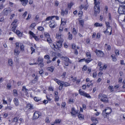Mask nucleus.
<instances>
[{
	"mask_svg": "<svg viewBox=\"0 0 125 125\" xmlns=\"http://www.w3.org/2000/svg\"><path fill=\"white\" fill-rule=\"evenodd\" d=\"M94 13L96 16L97 14H99L100 12L99 4L100 2L99 1V0H94Z\"/></svg>",
	"mask_w": 125,
	"mask_h": 125,
	"instance_id": "f257e3e1",
	"label": "nucleus"
},
{
	"mask_svg": "<svg viewBox=\"0 0 125 125\" xmlns=\"http://www.w3.org/2000/svg\"><path fill=\"white\" fill-rule=\"evenodd\" d=\"M98 98L103 102L105 103H107L108 102L107 96L105 94H100L98 95Z\"/></svg>",
	"mask_w": 125,
	"mask_h": 125,
	"instance_id": "f03ea898",
	"label": "nucleus"
},
{
	"mask_svg": "<svg viewBox=\"0 0 125 125\" xmlns=\"http://www.w3.org/2000/svg\"><path fill=\"white\" fill-rule=\"evenodd\" d=\"M58 84L60 85L59 89L61 90H62V87L63 86L67 87L70 85V84L68 83L63 81L61 82V83H59Z\"/></svg>",
	"mask_w": 125,
	"mask_h": 125,
	"instance_id": "7ed1b4c3",
	"label": "nucleus"
},
{
	"mask_svg": "<svg viewBox=\"0 0 125 125\" xmlns=\"http://www.w3.org/2000/svg\"><path fill=\"white\" fill-rule=\"evenodd\" d=\"M118 11L120 14H125V5H122L120 6L118 9Z\"/></svg>",
	"mask_w": 125,
	"mask_h": 125,
	"instance_id": "20e7f679",
	"label": "nucleus"
},
{
	"mask_svg": "<svg viewBox=\"0 0 125 125\" xmlns=\"http://www.w3.org/2000/svg\"><path fill=\"white\" fill-rule=\"evenodd\" d=\"M64 64L65 65L67 66H68L69 63H71L72 62L69 58L67 57H64Z\"/></svg>",
	"mask_w": 125,
	"mask_h": 125,
	"instance_id": "39448f33",
	"label": "nucleus"
},
{
	"mask_svg": "<svg viewBox=\"0 0 125 125\" xmlns=\"http://www.w3.org/2000/svg\"><path fill=\"white\" fill-rule=\"evenodd\" d=\"M62 32H58L56 34V37L58 39L61 41L62 42H63V36L61 34Z\"/></svg>",
	"mask_w": 125,
	"mask_h": 125,
	"instance_id": "423d86ee",
	"label": "nucleus"
},
{
	"mask_svg": "<svg viewBox=\"0 0 125 125\" xmlns=\"http://www.w3.org/2000/svg\"><path fill=\"white\" fill-rule=\"evenodd\" d=\"M95 52L96 55L98 57H103L104 56V54L102 51L96 50Z\"/></svg>",
	"mask_w": 125,
	"mask_h": 125,
	"instance_id": "0eeeda50",
	"label": "nucleus"
},
{
	"mask_svg": "<svg viewBox=\"0 0 125 125\" xmlns=\"http://www.w3.org/2000/svg\"><path fill=\"white\" fill-rule=\"evenodd\" d=\"M41 115V113L39 112L36 111L33 114V119H37L39 118L40 116Z\"/></svg>",
	"mask_w": 125,
	"mask_h": 125,
	"instance_id": "6e6552de",
	"label": "nucleus"
},
{
	"mask_svg": "<svg viewBox=\"0 0 125 125\" xmlns=\"http://www.w3.org/2000/svg\"><path fill=\"white\" fill-rule=\"evenodd\" d=\"M49 24L51 28H54L56 25L55 22L53 20L50 21Z\"/></svg>",
	"mask_w": 125,
	"mask_h": 125,
	"instance_id": "1a4fd4ad",
	"label": "nucleus"
},
{
	"mask_svg": "<svg viewBox=\"0 0 125 125\" xmlns=\"http://www.w3.org/2000/svg\"><path fill=\"white\" fill-rule=\"evenodd\" d=\"M29 33L30 34L32 35L36 41H39V39L38 38V37L37 36H36L35 34H34L31 31H29Z\"/></svg>",
	"mask_w": 125,
	"mask_h": 125,
	"instance_id": "9d476101",
	"label": "nucleus"
},
{
	"mask_svg": "<svg viewBox=\"0 0 125 125\" xmlns=\"http://www.w3.org/2000/svg\"><path fill=\"white\" fill-rule=\"evenodd\" d=\"M68 12V9L67 8L65 9V10H62L61 11V15L62 16H64V15H67Z\"/></svg>",
	"mask_w": 125,
	"mask_h": 125,
	"instance_id": "9b49d317",
	"label": "nucleus"
},
{
	"mask_svg": "<svg viewBox=\"0 0 125 125\" xmlns=\"http://www.w3.org/2000/svg\"><path fill=\"white\" fill-rule=\"evenodd\" d=\"M10 12V11L9 10H7L6 9H4L2 12L3 14L5 15H7Z\"/></svg>",
	"mask_w": 125,
	"mask_h": 125,
	"instance_id": "f8f14e48",
	"label": "nucleus"
},
{
	"mask_svg": "<svg viewBox=\"0 0 125 125\" xmlns=\"http://www.w3.org/2000/svg\"><path fill=\"white\" fill-rule=\"evenodd\" d=\"M112 29V28L111 27H109H109L107 28L106 31H104V33H105L106 32H107L108 33H109L110 35L111 34Z\"/></svg>",
	"mask_w": 125,
	"mask_h": 125,
	"instance_id": "ddd939ff",
	"label": "nucleus"
},
{
	"mask_svg": "<svg viewBox=\"0 0 125 125\" xmlns=\"http://www.w3.org/2000/svg\"><path fill=\"white\" fill-rule=\"evenodd\" d=\"M104 110L108 114H109L111 113V109L109 108H107L105 109Z\"/></svg>",
	"mask_w": 125,
	"mask_h": 125,
	"instance_id": "4468645a",
	"label": "nucleus"
},
{
	"mask_svg": "<svg viewBox=\"0 0 125 125\" xmlns=\"http://www.w3.org/2000/svg\"><path fill=\"white\" fill-rule=\"evenodd\" d=\"M21 2V4L23 6H25L27 4L28 2V0H20Z\"/></svg>",
	"mask_w": 125,
	"mask_h": 125,
	"instance_id": "2eb2a0df",
	"label": "nucleus"
},
{
	"mask_svg": "<svg viewBox=\"0 0 125 125\" xmlns=\"http://www.w3.org/2000/svg\"><path fill=\"white\" fill-rule=\"evenodd\" d=\"M63 42L59 40V41L57 42L56 44V45L58 48H60L62 46V43Z\"/></svg>",
	"mask_w": 125,
	"mask_h": 125,
	"instance_id": "dca6fc26",
	"label": "nucleus"
},
{
	"mask_svg": "<svg viewBox=\"0 0 125 125\" xmlns=\"http://www.w3.org/2000/svg\"><path fill=\"white\" fill-rule=\"evenodd\" d=\"M13 101L15 104L16 106H18L19 104V102L18 99L16 98H15L13 100Z\"/></svg>",
	"mask_w": 125,
	"mask_h": 125,
	"instance_id": "f3484780",
	"label": "nucleus"
},
{
	"mask_svg": "<svg viewBox=\"0 0 125 125\" xmlns=\"http://www.w3.org/2000/svg\"><path fill=\"white\" fill-rule=\"evenodd\" d=\"M20 53L19 51L18 50V49L16 48L14 51V54L15 55H18Z\"/></svg>",
	"mask_w": 125,
	"mask_h": 125,
	"instance_id": "a211bd4d",
	"label": "nucleus"
},
{
	"mask_svg": "<svg viewBox=\"0 0 125 125\" xmlns=\"http://www.w3.org/2000/svg\"><path fill=\"white\" fill-rule=\"evenodd\" d=\"M78 117L80 120H83L84 119L83 115L80 113H78Z\"/></svg>",
	"mask_w": 125,
	"mask_h": 125,
	"instance_id": "6ab92c4d",
	"label": "nucleus"
},
{
	"mask_svg": "<svg viewBox=\"0 0 125 125\" xmlns=\"http://www.w3.org/2000/svg\"><path fill=\"white\" fill-rule=\"evenodd\" d=\"M72 111L71 113L72 115H74L75 114H77V112L75 110L74 108H73L72 109Z\"/></svg>",
	"mask_w": 125,
	"mask_h": 125,
	"instance_id": "aec40b11",
	"label": "nucleus"
},
{
	"mask_svg": "<svg viewBox=\"0 0 125 125\" xmlns=\"http://www.w3.org/2000/svg\"><path fill=\"white\" fill-rule=\"evenodd\" d=\"M38 79V77L37 76H36L35 77L34 79L32 80L31 82L33 83H36L37 82Z\"/></svg>",
	"mask_w": 125,
	"mask_h": 125,
	"instance_id": "412c9836",
	"label": "nucleus"
},
{
	"mask_svg": "<svg viewBox=\"0 0 125 125\" xmlns=\"http://www.w3.org/2000/svg\"><path fill=\"white\" fill-rule=\"evenodd\" d=\"M15 33L19 37H21L22 36V33L20 31L18 30H17Z\"/></svg>",
	"mask_w": 125,
	"mask_h": 125,
	"instance_id": "4be33fe9",
	"label": "nucleus"
},
{
	"mask_svg": "<svg viewBox=\"0 0 125 125\" xmlns=\"http://www.w3.org/2000/svg\"><path fill=\"white\" fill-rule=\"evenodd\" d=\"M63 19H61V23L60 25H62V26H63L65 25L66 24V21H63Z\"/></svg>",
	"mask_w": 125,
	"mask_h": 125,
	"instance_id": "5701e85b",
	"label": "nucleus"
},
{
	"mask_svg": "<svg viewBox=\"0 0 125 125\" xmlns=\"http://www.w3.org/2000/svg\"><path fill=\"white\" fill-rule=\"evenodd\" d=\"M26 107L28 108L29 109H33L32 105L30 103L28 104L27 105Z\"/></svg>",
	"mask_w": 125,
	"mask_h": 125,
	"instance_id": "b1692460",
	"label": "nucleus"
},
{
	"mask_svg": "<svg viewBox=\"0 0 125 125\" xmlns=\"http://www.w3.org/2000/svg\"><path fill=\"white\" fill-rule=\"evenodd\" d=\"M54 69V68L53 66L48 67L47 68V69L48 70L51 72H53Z\"/></svg>",
	"mask_w": 125,
	"mask_h": 125,
	"instance_id": "393cba45",
	"label": "nucleus"
},
{
	"mask_svg": "<svg viewBox=\"0 0 125 125\" xmlns=\"http://www.w3.org/2000/svg\"><path fill=\"white\" fill-rule=\"evenodd\" d=\"M14 96H17L18 95L17 91L16 89H14L13 90Z\"/></svg>",
	"mask_w": 125,
	"mask_h": 125,
	"instance_id": "a878e982",
	"label": "nucleus"
},
{
	"mask_svg": "<svg viewBox=\"0 0 125 125\" xmlns=\"http://www.w3.org/2000/svg\"><path fill=\"white\" fill-rule=\"evenodd\" d=\"M81 90L80 89L79 90V94L81 95H83V96H84V94L85 93L84 91H81Z\"/></svg>",
	"mask_w": 125,
	"mask_h": 125,
	"instance_id": "bb28decb",
	"label": "nucleus"
},
{
	"mask_svg": "<svg viewBox=\"0 0 125 125\" xmlns=\"http://www.w3.org/2000/svg\"><path fill=\"white\" fill-rule=\"evenodd\" d=\"M94 25L96 27H101L102 26V24L96 22L94 23Z\"/></svg>",
	"mask_w": 125,
	"mask_h": 125,
	"instance_id": "cd10ccee",
	"label": "nucleus"
},
{
	"mask_svg": "<svg viewBox=\"0 0 125 125\" xmlns=\"http://www.w3.org/2000/svg\"><path fill=\"white\" fill-rule=\"evenodd\" d=\"M61 121V120L59 119H56L54 123V124H51V125H54V124H55V123H56V124H59V123Z\"/></svg>",
	"mask_w": 125,
	"mask_h": 125,
	"instance_id": "c85d7f7f",
	"label": "nucleus"
},
{
	"mask_svg": "<svg viewBox=\"0 0 125 125\" xmlns=\"http://www.w3.org/2000/svg\"><path fill=\"white\" fill-rule=\"evenodd\" d=\"M24 46L22 44L20 45V49L21 51L22 52H23L24 50Z\"/></svg>",
	"mask_w": 125,
	"mask_h": 125,
	"instance_id": "c756f323",
	"label": "nucleus"
},
{
	"mask_svg": "<svg viewBox=\"0 0 125 125\" xmlns=\"http://www.w3.org/2000/svg\"><path fill=\"white\" fill-rule=\"evenodd\" d=\"M84 20H79V23L80 25L82 26V27H83L84 25Z\"/></svg>",
	"mask_w": 125,
	"mask_h": 125,
	"instance_id": "7c9ffc66",
	"label": "nucleus"
},
{
	"mask_svg": "<svg viewBox=\"0 0 125 125\" xmlns=\"http://www.w3.org/2000/svg\"><path fill=\"white\" fill-rule=\"evenodd\" d=\"M13 25V26L11 29L12 31H13L14 32H15V29L16 28L17 26V25Z\"/></svg>",
	"mask_w": 125,
	"mask_h": 125,
	"instance_id": "2f4dec72",
	"label": "nucleus"
},
{
	"mask_svg": "<svg viewBox=\"0 0 125 125\" xmlns=\"http://www.w3.org/2000/svg\"><path fill=\"white\" fill-rule=\"evenodd\" d=\"M63 28V26H62V25H60L59 28V30L58 32H62Z\"/></svg>",
	"mask_w": 125,
	"mask_h": 125,
	"instance_id": "473e14b6",
	"label": "nucleus"
},
{
	"mask_svg": "<svg viewBox=\"0 0 125 125\" xmlns=\"http://www.w3.org/2000/svg\"><path fill=\"white\" fill-rule=\"evenodd\" d=\"M18 118L17 117H15L12 119V122H17L18 121Z\"/></svg>",
	"mask_w": 125,
	"mask_h": 125,
	"instance_id": "72a5a7b5",
	"label": "nucleus"
},
{
	"mask_svg": "<svg viewBox=\"0 0 125 125\" xmlns=\"http://www.w3.org/2000/svg\"><path fill=\"white\" fill-rule=\"evenodd\" d=\"M74 3H73L71 2L70 3H68V7L69 8V9H70L71 8V7L73 5Z\"/></svg>",
	"mask_w": 125,
	"mask_h": 125,
	"instance_id": "f704fd0d",
	"label": "nucleus"
},
{
	"mask_svg": "<svg viewBox=\"0 0 125 125\" xmlns=\"http://www.w3.org/2000/svg\"><path fill=\"white\" fill-rule=\"evenodd\" d=\"M54 16H49L46 18V21H49L50 20H52V19L54 17Z\"/></svg>",
	"mask_w": 125,
	"mask_h": 125,
	"instance_id": "c9c22d12",
	"label": "nucleus"
},
{
	"mask_svg": "<svg viewBox=\"0 0 125 125\" xmlns=\"http://www.w3.org/2000/svg\"><path fill=\"white\" fill-rule=\"evenodd\" d=\"M108 89L110 90L111 92H112L114 91L113 86H109L108 87Z\"/></svg>",
	"mask_w": 125,
	"mask_h": 125,
	"instance_id": "e433bc0d",
	"label": "nucleus"
},
{
	"mask_svg": "<svg viewBox=\"0 0 125 125\" xmlns=\"http://www.w3.org/2000/svg\"><path fill=\"white\" fill-rule=\"evenodd\" d=\"M92 60L90 58H89L86 59H85V61L86 63H88L91 62Z\"/></svg>",
	"mask_w": 125,
	"mask_h": 125,
	"instance_id": "4c0bfd02",
	"label": "nucleus"
},
{
	"mask_svg": "<svg viewBox=\"0 0 125 125\" xmlns=\"http://www.w3.org/2000/svg\"><path fill=\"white\" fill-rule=\"evenodd\" d=\"M111 57L112 58V60L113 61L115 62L116 60V59L115 57V55H111Z\"/></svg>",
	"mask_w": 125,
	"mask_h": 125,
	"instance_id": "58836bf2",
	"label": "nucleus"
},
{
	"mask_svg": "<svg viewBox=\"0 0 125 125\" xmlns=\"http://www.w3.org/2000/svg\"><path fill=\"white\" fill-rule=\"evenodd\" d=\"M8 62L9 64L11 66L12 64V60L11 59H9L8 60Z\"/></svg>",
	"mask_w": 125,
	"mask_h": 125,
	"instance_id": "ea45409f",
	"label": "nucleus"
},
{
	"mask_svg": "<svg viewBox=\"0 0 125 125\" xmlns=\"http://www.w3.org/2000/svg\"><path fill=\"white\" fill-rule=\"evenodd\" d=\"M102 114L103 116L104 117H107V115H108L106 114V113L105 111L104 110L103 111V112Z\"/></svg>",
	"mask_w": 125,
	"mask_h": 125,
	"instance_id": "a19ab883",
	"label": "nucleus"
},
{
	"mask_svg": "<svg viewBox=\"0 0 125 125\" xmlns=\"http://www.w3.org/2000/svg\"><path fill=\"white\" fill-rule=\"evenodd\" d=\"M84 96L89 98H91V96L89 95V94L86 93H85Z\"/></svg>",
	"mask_w": 125,
	"mask_h": 125,
	"instance_id": "79ce46f5",
	"label": "nucleus"
},
{
	"mask_svg": "<svg viewBox=\"0 0 125 125\" xmlns=\"http://www.w3.org/2000/svg\"><path fill=\"white\" fill-rule=\"evenodd\" d=\"M47 41L49 43H51L52 42V40L50 37L47 38Z\"/></svg>",
	"mask_w": 125,
	"mask_h": 125,
	"instance_id": "37998d69",
	"label": "nucleus"
},
{
	"mask_svg": "<svg viewBox=\"0 0 125 125\" xmlns=\"http://www.w3.org/2000/svg\"><path fill=\"white\" fill-rule=\"evenodd\" d=\"M50 43V46L53 49L54 48H56V46L54 44H53V43H52V42L51 43Z\"/></svg>",
	"mask_w": 125,
	"mask_h": 125,
	"instance_id": "c03bdc74",
	"label": "nucleus"
},
{
	"mask_svg": "<svg viewBox=\"0 0 125 125\" xmlns=\"http://www.w3.org/2000/svg\"><path fill=\"white\" fill-rule=\"evenodd\" d=\"M116 1H118L119 2L121 3H125V0H115Z\"/></svg>",
	"mask_w": 125,
	"mask_h": 125,
	"instance_id": "a18cd8bd",
	"label": "nucleus"
},
{
	"mask_svg": "<svg viewBox=\"0 0 125 125\" xmlns=\"http://www.w3.org/2000/svg\"><path fill=\"white\" fill-rule=\"evenodd\" d=\"M44 58L46 60H49L50 58L49 56L47 55H45L44 56Z\"/></svg>",
	"mask_w": 125,
	"mask_h": 125,
	"instance_id": "49530a36",
	"label": "nucleus"
},
{
	"mask_svg": "<svg viewBox=\"0 0 125 125\" xmlns=\"http://www.w3.org/2000/svg\"><path fill=\"white\" fill-rule=\"evenodd\" d=\"M44 35L47 38L50 37V35L47 32H45L44 33Z\"/></svg>",
	"mask_w": 125,
	"mask_h": 125,
	"instance_id": "de8ad7c7",
	"label": "nucleus"
},
{
	"mask_svg": "<svg viewBox=\"0 0 125 125\" xmlns=\"http://www.w3.org/2000/svg\"><path fill=\"white\" fill-rule=\"evenodd\" d=\"M40 31H42L44 30V28L42 26L38 27L37 28Z\"/></svg>",
	"mask_w": 125,
	"mask_h": 125,
	"instance_id": "09e8293b",
	"label": "nucleus"
},
{
	"mask_svg": "<svg viewBox=\"0 0 125 125\" xmlns=\"http://www.w3.org/2000/svg\"><path fill=\"white\" fill-rule=\"evenodd\" d=\"M72 32L73 34L76 35L77 34L76 30L75 28H73Z\"/></svg>",
	"mask_w": 125,
	"mask_h": 125,
	"instance_id": "8fccbe9b",
	"label": "nucleus"
},
{
	"mask_svg": "<svg viewBox=\"0 0 125 125\" xmlns=\"http://www.w3.org/2000/svg\"><path fill=\"white\" fill-rule=\"evenodd\" d=\"M11 84L10 83H8L7 84V88L8 89H9L11 88Z\"/></svg>",
	"mask_w": 125,
	"mask_h": 125,
	"instance_id": "3c124183",
	"label": "nucleus"
},
{
	"mask_svg": "<svg viewBox=\"0 0 125 125\" xmlns=\"http://www.w3.org/2000/svg\"><path fill=\"white\" fill-rule=\"evenodd\" d=\"M17 21V20H14L13 21V22H12V23H11V25H17L16 24V23Z\"/></svg>",
	"mask_w": 125,
	"mask_h": 125,
	"instance_id": "603ef678",
	"label": "nucleus"
},
{
	"mask_svg": "<svg viewBox=\"0 0 125 125\" xmlns=\"http://www.w3.org/2000/svg\"><path fill=\"white\" fill-rule=\"evenodd\" d=\"M115 52L116 56H117L119 55V51L118 50H115Z\"/></svg>",
	"mask_w": 125,
	"mask_h": 125,
	"instance_id": "864d4df0",
	"label": "nucleus"
},
{
	"mask_svg": "<svg viewBox=\"0 0 125 125\" xmlns=\"http://www.w3.org/2000/svg\"><path fill=\"white\" fill-rule=\"evenodd\" d=\"M105 24L107 28H108L109 27H111L110 26L109 23L108 22H105Z\"/></svg>",
	"mask_w": 125,
	"mask_h": 125,
	"instance_id": "5fc2aeb1",
	"label": "nucleus"
},
{
	"mask_svg": "<svg viewBox=\"0 0 125 125\" xmlns=\"http://www.w3.org/2000/svg\"><path fill=\"white\" fill-rule=\"evenodd\" d=\"M19 43L18 42H16L15 43L16 45V48H17V49H19Z\"/></svg>",
	"mask_w": 125,
	"mask_h": 125,
	"instance_id": "6e6d98bb",
	"label": "nucleus"
},
{
	"mask_svg": "<svg viewBox=\"0 0 125 125\" xmlns=\"http://www.w3.org/2000/svg\"><path fill=\"white\" fill-rule=\"evenodd\" d=\"M86 55L87 57L88 58H90L91 57V55L90 53L87 52L86 53Z\"/></svg>",
	"mask_w": 125,
	"mask_h": 125,
	"instance_id": "4d7b16f0",
	"label": "nucleus"
},
{
	"mask_svg": "<svg viewBox=\"0 0 125 125\" xmlns=\"http://www.w3.org/2000/svg\"><path fill=\"white\" fill-rule=\"evenodd\" d=\"M31 51H32V52L31 53V54H32L33 53V52H35V49L33 48L32 47H31Z\"/></svg>",
	"mask_w": 125,
	"mask_h": 125,
	"instance_id": "13d9d810",
	"label": "nucleus"
},
{
	"mask_svg": "<svg viewBox=\"0 0 125 125\" xmlns=\"http://www.w3.org/2000/svg\"><path fill=\"white\" fill-rule=\"evenodd\" d=\"M83 12L81 11H79L78 12V15L79 17L82 16V15Z\"/></svg>",
	"mask_w": 125,
	"mask_h": 125,
	"instance_id": "bf43d9fd",
	"label": "nucleus"
},
{
	"mask_svg": "<svg viewBox=\"0 0 125 125\" xmlns=\"http://www.w3.org/2000/svg\"><path fill=\"white\" fill-rule=\"evenodd\" d=\"M68 39L70 40H72V34H69L68 37Z\"/></svg>",
	"mask_w": 125,
	"mask_h": 125,
	"instance_id": "052dcab7",
	"label": "nucleus"
},
{
	"mask_svg": "<svg viewBox=\"0 0 125 125\" xmlns=\"http://www.w3.org/2000/svg\"><path fill=\"white\" fill-rule=\"evenodd\" d=\"M27 12L26 11H25L22 16L24 18H25L26 16V15H27Z\"/></svg>",
	"mask_w": 125,
	"mask_h": 125,
	"instance_id": "680f3d73",
	"label": "nucleus"
},
{
	"mask_svg": "<svg viewBox=\"0 0 125 125\" xmlns=\"http://www.w3.org/2000/svg\"><path fill=\"white\" fill-rule=\"evenodd\" d=\"M35 23H33L31 24L30 27L33 28L35 27Z\"/></svg>",
	"mask_w": 125,
	"mask_h": 125,
	"instance_id": "e2e57ef3",
	"label": "nucleus"
},
{
	"mask_svg": "<svg viewBox=\"0 0 125 125\" xmlns=\"http://www.w3.org/2000/svg\"><path fill=\"white\" fill-rule=\"evenodd\" d=\"M3 104H7V101L5 100L4 98L2 99Z\"/></svg>",
	"mask_w": 125,
	"mask_h": 125,
	"instance_id": "0e129e2a",
	"label": "nucleus"
},
{
	"mask_svg": "<svg viewBox=\"0 0 125 125\" xmlns=\"http://www.w3.org/2000/svg\"><path fill=\"white\" fill-rule=\"evenodd\" d=\"M22 91H28V89L26 88L25 87L23 86L22 87Z\"/></svg>",
	"mask_w": 125,
	"mask_h": 125,
	"instance_id": "69168bd1",
	"label": "nucleus"
},
{
	"mask_svg": "<svg viewBox=\"0 0 125 125\" xmlns=\"http://www.w3.org/2000/svg\"><path fill=\"white\" fill-rule=\"evenodd\" d=\"M43 58L40 57H39L38 59V61H39L42 62L43 61Z\"/></svg>",
	"mask_w": 125,
	"mask_h": 125,
	"instance_id": "338daca9",
	"label": "nucleus"
},
{
	"mask_svg": "<svg viewBox=\"0 0 125 125\" xmlns=\"http://www.w3.org/2000/svg\"><path fill=\"white\" fill-rule=\"evenodd\" d=\"M87 69V67L86 66L84 65L83 66V69H82V70L83 71H85Z\"/></svg>",
	"mask_w": 125,
	"mask_h": 125,
	"instance_id": "774afa93",
	"label": "nucleus"
}]
</instances>
